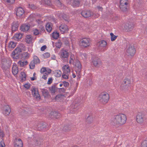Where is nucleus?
<instances>
[{
  "instance_id": "obj_1",
  "label": "nucleus",
  "mask_w": 147,
  "mask_h": 147,
  "mask_svg": "<svg viewBox=\"0 0 147 147\" xmlns=\"http://www.w3.org/2000/svg\"><path fill=\"white\" fill-rule=\"evenodd\" d=\"M127 119L126 115L120 113L114 116L111 123L115 128H118L125 124Z\"/></svg>"
},
{
  "instance_id": "obj_2",
  "label": "nucleus",
  "mask_w": 147,
  "mask_h": 147,
  "mask_svg": "<svg viewBox=\"0 0 147 147\" xmlns=\"http://www.w3.org/2000/svg\"><path fill=\"white\" fill-rule=\"evenodd\" d=\"M99 100L103 104L107 103L109 98V95L106 92L101 93L99 96Z\"/></svg>"
},
{
  "instance_id": "obj_3",
  "label": "nucleus",
  "mask_w": 147,
  "mask_h": 147,
  "mask_svg": "<svg viewBox=\"0 0 147 147\" xmlns=\"http://www.w3.org/2000/svg\"><path fill=\"white\" fill-rule=\"evenodd\" d=\"M91 41L90 39L87 37L82 38L80 41V45L82 47L86 48L90 46Z\"/></svg>"
},
{
  "instance_id": "obj_4",
  "label": "nucleus",
  "mask_w": 147,
  "mask_h": 147,
  "mask_svg": "<svg viewBox=\"0 0 147 147\" xmlns=\"http://www.w3.org/2000/svg\"><path fill=\"white\" fill-rule=\"evenodd\" d=\"M145 115L143 113L141 112H138L136 116V120L137 122L140 124H142L145 122Z\"/></svg>"
},
{
  "instance_id": "obj_5",
  "label": "nucleus",
  "mask_w": 147,
  "mask_h": 147,
  "mask_svg": "<svg viewBox=\"0 0 147 147\" xmlns=\"http://www.w3.org/2000/svg\"><path fill=\"white\" fill-rule=\"evenodd\" d=\"M11 62V60L10 59H7L5 58H2L0 65L1 68L5 70L8 68L9 65V62Z\"/></svg>"
},
{
  "instance_id": "obj_6",
  "label": "nucleus",
  "mask_w": 147,
  "mask_h": 147,
  "mask_svg": "<svg viewBox=\"0 0 147 147\" xmlns=\"http://www.w3.org/2000/svg\"><path fill=\"white\" fill-rule=\"evenodd\" d=\"M22 51V50L20 47H17L14 51H13L11 54V57L13 59H17L19 57L20 53Z\"/></svg>"
},
{
  "instance_id": "obj_7",
  "label": "nucleus",
  "mask_w": 147,
  "mask_h": 147,
  "mask_svg": "<svg viewBox=\"0 0 147 147\" xmlns=\"http://www.w3.org/2000/svg\"><path fill=\"white\" fill-rule=\"evenodd\" d=\"M128 4L127 0H121L119 7L120 9L123 11H125L127 10Z\"/></svg>"
},
{
  "instance_id": "obj_8",
  "label": "nucleus",
  "mask_w": 147,
  "mask_h": 147,
  "mask_svg": "<svg viewBox=\"0 0 147 147\" xmlns=\"http://www.w3.org/2000/svg\"><path fill=\"white\" fill-rule=\"evenodd\" d=\"M59 55L61 59H64L67 58L68 57L69 53L68 50L63 49L61 50Z\"/></svg>"
},
{
  "instance_id": "obj_9",
  "label": "nucleus",
  "mask_w": 147,
  "mask_h": 147,
  "mask_svg": "<svg viewBox=\"0 0 147 147\" xmlns=\"http://www.w3.org/2000/svg\"><path fill=\"white\" fill-rule=\"evenodd\" d=\"M92 59L93 65L95 67H98L102 63L100 59L97 57H93Z\"/></svg>"
},
{
  "instance_id": "obj_10",
  "label": "nucleus",
  "mask_w": 147,
  "mask_h": 147,
  "mask_svg": "<svg viewBox=\"0 0 147 147\" xmlns=\"http://www.w3.org/2000/svg\"><path fill=\"white\" fill-rule=\"evenodd\" d=\"M81 14L83 17L85 18L90 17L93 15V13L92 11L88 10L83 11Z\"/></svg>"
},
{
  "instance_id": "obj_11",
  "label": "nucleus",
  "mask_w": 147,
  "mask_h": 147,
  "mask_svg": "<svg viewBox=\"0 0 147 147\" xmlns=\"http://www.w3.org/2000/svg\"><path fill=\"white\" fill-rule=\"evenodd\" d=\"M134 27V25L132 23L130 22L126 23L124 26L125 29L128 32L132 31Z\"/></svg>"
},
{
  "instance_id": "obj_12",
  "label": "nucleus",
  "mask_w": 147,
  "mask_h": 147,
  "mask_svg": "<svg viewBox=\"0 0 147 147\" xmlns=\"http://www.w3.org/2000/svg\"><path fill=\"white\" fill-rule=\"evenodd\" d=\"M135 49L133 47H129L127 50V53L129 56H133L135 55Z\"/></svg>"
},
{
  "instance_id": "obj_13",
  "label": "nucleus",
  "mask_w": 147,
  "mask_h": 147,
  "mask_svg": "<svg viewBox=\"0 0 147 147\" xmlns=\"http://www.w3.org/2000/svg\"><path fill=\"white\" fill-rule=\"evenodd\" d=\"M33 96L38 100L40 99V96L39 94L38 89L36 88H34L32 90Z\"/></svg>"
},
{
  "instance_id": "obj_14",
  "label": "nucleus",
  "mask_w": 147,
  "mask_h": 147,
  "mask_svg": "<svg viewBox=\"0 0 147 147\" xmlns=\"http://www.w3.org/2000/svg\"><path fill=\"white\" fill-rule=\"evenodd\" d=\"M59 29L62 33L67 32L69 30L67 26L65 24H61L59 27Z\"/></svg>"
},
{
  "instance_id": "obj_15",
  "label": "nucleus",
  "mask_w": 147,
  "mask_h": 147,
  "mask_svg": "<svg viewBox=\"0 0 147 147\" xmlns=\"http://www.w3.org/2000/svg\"><path fill=\"white\" fill-rule=\"evenodd\" d=\"M14 145L15 147H23V144L20 139L16 138L14 140Z\"/></svg>"
},
{
  "instance_id": "obj_16",
  "label": "nucleus",
  "mask_w": 147,
  "mask_h": 147,
  "mask_svg": "<svg viewBox=\"0 0 147 147\" xmlns=\"http://www.w3.org/2000/svg\"><path fill=\"white\" fill-rule=\"evenodd\" d=\"M58 112L56 111H52L51 112L49 115V116L51 118H59L60 116Z\"/></svg>"
},
{
  "instance_id": "obj_17",
  "label": "nucleus",
  "mask_w": 147,
  "mask_h": 147,
  "mask_svg": "<svg viewBox=\"0 0 147 147\" xmlns=\"http://www.w3.org/2000/svg\"><path fill=\"white\" fill-rule=\"evenodd\" d=\"M24 11L23 9L21 7H19L16 9V15L17 16L20 17L24 13Z\"/></svg>"
},
{
  "instance_id": "obj_18",
  "label": "nucleus",
  "mask_w": 147,
  "mask_h": 147,
  "mask_svg": "<svg viewBox=\"0 0 147 147\" xmlns=\"http://www.w3.org/2000/svg\"><path fill=\"white\" fill-rule=\"evenodd\" d=\"M63 73L66 74H69L70 70L69 66L68 65H65L63 66L62 68Z\"/></svg>"
},
{
  "instance_id": "obj_19",
  "label": "nucleus",
  "mask_w": 147,
  "mask_h": 147,
  "mask_svg": "<svg viewBox=\"0 0 147 147\" xmlns=\"http://www.w3.org/2000/svg\"><path fill=\"white\" fill-rule=\"evenodd\" d=\"M123 83L125 86L128 87L130 85L131 81L130 78H126L124 79Z\"/></svg>"
},
{
  "instance_id": "obj_20",
  "label": "nucleus",
  "mask_w": 147,
  "mask_h": 147,
  "mask_svg": "<svg viewBox=\"0 0 147 147\" xmlns=\"http://www.w3.org/2000/svg\"><path fill=\"white\" fill-rule=\"evenodd\" d=\"M30 27L29 24H22L20 30L23 32L27 31L29 30Z\"/></svg>"
},
{
  "instance_id": "obj_21",
  "label": "nucleus",
  "mask_w": 147,
  "mask_h": 147,
  "mask_svg": "<svg viewBox=\"0 0 147 147\" xmlns=\"http://www.w3.org/2000/svg\"><path fill=\"white\" fill-rule=\"evenodd\" d=\"M19 26V24L18 22H13L12 25V30L13 31L15 32L16 31Z\"/></svg>"
},
{
  "instance_id": "obj_22",
  "label": "nucleus",
  "mask_w": 147,
  "mask_h": 147,
  "mask_svg": "<svg viewBox=\"0 0 147 147\" xmlns=\"http://www.w3.org/2000/svg\"><path fill=\"white\" fill-rule=\"evenodd\" d=\"M18 68L17 65H13L12 67V72L14 75H16L18 73Z\"/></svg>"
},
{
  "instance_id": "obj_23",
  "label": "nucleus",
  "mask_w": 147,
  "mask_h": 147,
  "mask_svg": "<svg viewBox=\"0 0 147 147\" xmlns=\"http://www.w3.org/2000/svg\"><path fill=\"white\" fill-rule=\"evenodd\" d=\"M74 65L76 68H77V70L78 71H80L82 68V66L80 62L79 61H77L76 63H74L73 64Z\"/></svg>"
},
{
  "instance_id": "obj_24",
  "label": "nucleus",
  "mask_w": 147,
  "mask_h": 147,
  "mask_svg": "<svg viewBox=\"0 0 147 147\" xmlns=\"http://www.w3.org/2000/svg\"><path fill=\"white\" fill-rule=\"evenodd\" d=\"M11 112V109L8 105L4 107V113L5 115H8Z\"/></svg>"
},
{
  "instance_id": "obj_25",
  "label": "nucleus",
  "mask_w": 147,
  "mask_h": 147,
  "mask_svg": "<svg viewBox=\"0 0 147 147\" xmlns=\"http://www.w3.org/2000/svg\"><path fill=\"white\" fill-rule=\"evenodd\" d=\"M99 47H100L105 48L107 45V42L104 40H101L99 42Z\"/></svg>"
},
{
  "instance_id": "obj_26",
  "label": "nucleus",
  "mask_w": 147,
  "mask_h": 147,
  "mask_svg": "<svg viewBox=\"0 0 147 147\" xmlns=\"http://www.w3.org/2000/svg\"><path fill=\"white\" fill-rule=\"evenodd\" d=\"M16 46V43L13 42H10L8 44V48L10 50L13 49Z\"/></svg>"
},
{
  "instance_id": "obj_27",
  "label": "nucleus",
  "mask_w": 147,
  "mask_h": 147,
  "mask_svg": "<svg viewBox=\"0 0 147 147\" xmlns=\"http://www.w3.org/2000/svg\"><path fill=\"white\" fill-rule=\"evenodd\" d=\"M5 5H11L15 3V0H2Z\"/></svg>"
},
{
  "instance_id": "obj_28",
  "label": "nucleus",
  "mask_w": 147,
  "mask_h": 147,
  "mask_svg": "<svg viewBox=\"0 0 147 147\" xmlns=\"http://www.w3.org/2000/svg\"><path fill=\"white\" fill-rule=\"evenodd\" d=\"M26 42L28 43H30L32 41V38L31 35H27L25 39Z\"/></svg>"
},
{
  "instance_id": "obj_29",
  "label": "nucleus",
  "mask_w": 147,
  "mask_h": 147,
  "mask_svg": "<svg viewBox=\"0 0 147 147\" xmlns=\"http://www.w3.org/2000/svg\"><path fill=\"white\" fill-rule=\"evenodd\" d=\"M21 81L22 82L25 81L26 79V75L25 73L24 72L21 73Z\"/></svg>"
},
{
  "instance_id": "obj_30",
  "label": "nucleus",
  "mask_w": 147,
  "mask_h": 147,
  "mask_svg": "<svg viewBox=\"0 0 147 147\" xmlns=\"http://www.w3.org/2000/svg\"><path fill=\"white\" fill-rule=\"evenodd\" d=\"M30 56V54L27 52H24L22 54V58L26 59H28Z\"/></svg>"
},
{
  "instance_id": "obj_31",
  "label": "nucleus",
  "mask_w": 147,
  "mask_h": 147,
  "mask_svg": "<svg viewBox=\"0 0 147 147\" xmlns=\"http://www.w3.org/2000/svg\"><path fill=\"white\" fill-rule=\"evenodd\" d=\"M54 74L55 76L57 77H60L62 74L61 71L59 70H56L54 71Z\"/></svg>"
},
{
  "instance_id": "obj_32",
  "label": "nucleus",
  "mask_w": 147,
  "mask_h": 147,
  "mask_svg": "<svg viewBox=\"0 0 147 147\" xmlns=\"http://www.w3.org/2000/svg\"><path fill=\"white\" fill-rule=\"evenodd\" d=\"M28 62L27 61H19L18 62V65L21 67H23L27 65Z\"/></svg>"
},
{
  "instance_id": "obj_33",
  "label": "nucleus",
  "mask_w": 147,
  "mask_h": 147,
  "mask_svg": "<svg viewBox=\"0 0 147 147\" xmlns=\"http://www.w3.org/2000/svg\"><path fill=\"white\" fill-rule=\"evenodd\" d=\"M80 2L78 0H74L73 1L72 5L74 7H78L79 6Z\"/></svg>"
},
{
  "instance_id": "obj_34",
  "label": "nucleus",
  "mask_w": 147,
  "mask_h": 147,
  "mask_svg": "<svg viewBox=\"0 0 147 147\" xmlns=\"http://www.w3.org/2000/svg\"><path fill=\"white\" fill-rule=\"evenodd\" d=\"M42 94L45 97H47L49 95V92L47 90L45 89H42Z\"/></svg>"
},
{
  "instance_id": "obj_35",
  "label": "nucleus",
  "mask_w": 147,
  "mask_h": 147,
  "mask_svg": "<svg viewBox=\"0 0 147 147\" xmlns=\"http://www.w3.org/2000/svg\"><path fill=\"white\" fill-rule=\"evenodd\" d=\"M46 28L47 31L48 32H50L52 30V27L50 23H47L46 26Z\"/></svg>"
},
{
  "instance_id": "obj_36",
  "label": "nucleus",
  "mask_w": 147,
  "mask_h": 147,
  "mask_svg": "<svg viewBox=\"0 0 147 147\" xmlns=\"http://www.w3.org/2000/svg\"><path fill=\"white\" fill-rule=\"evenodd\" d=\"M22 34L20 33H18L15 34L14 35L15 38L17 40H19L22 37Z\"/></svg>"
},
{
  "instance_id": "obj_37",
  "label": "nucleus",
  "mask_w": 147,
  "mask_h": 147,
  "mask_svg": "<svg viewBox=\"0 0 147 147\" xmlns=\"http://www.w3.org/2000/svg\"><path fill=\"white\" fill-rule=\"evenodd\" d=\"M34 61L35 63H40V60L39 58L36 56H33V60L32 61Z\"/></svg>"
},
{
  "instance_id": "obj_38",
  "label": "nucleus",
  "mask_w": 147,
  "mask_h": 147,
  "mask_svg": "<svg viewBox=\"0 0 147 147\" xmlns=\"http://www.w3.org/2000/svg\"><path fill=\"white\" fill-rule=\"evenodd\" d=\"M59 36V33L56 32H54L52 33V37L55 39H57Z\"/></svg>"
},
{
  "instance_id": "obj_39",
  "label": "nucleus",
  "mask_w": 147,
  "mask_h": 147,
  "mask_svg": "<svg viewBox=\"0 0 147 147\" xmlns=\"http://www.w3.org/2000/svg\"><path fill=\"white\" fill-rule=\"evenodd\" d=\"M65 97L64 95L59 94L57 95L55 97V99L56 100H61L62 98H63Z\"/></svg>"
},
{
  "instance_id": "obj_40",
  "label": "nucleus",
  "mask_w": 147,
  "mask_h": 147,
  "mask_svg": "<svg viewBox=\"0 0 147 147\" xmlns=\"http://www.w3.org/2000/svg\"><path fill=\"white\" fill-rule=\"evenodd\" d=\"M110 35L111 36V40L112 41L115 40L117 37V36H115L112 33H111Z\"/></svg>"
},
{
  "instance_id": "obj_41",
  "label": "nucleus",
  "mask_w": 147,
  "mask_h": 147,
  "mask_svg": "<svg viewBox=\"0 0 147 147\" xmlns=\"http://www.w3.org/2000/svg\"><path fill=\"white\" fill-rule=\"evenodd\" d=\"M75 59L74 55H71L70 57L69 63L70 64H74V61Z\"/></svg>"
},
{
  "instance_id": "obj_42",
  "label": "nucleus",
  "mask_w": 147,
  "mask_h": 147,
  "mask_svg": "<svg viewBox=\"0 0 147 147\" xmlns=\"http://www.w3.org/2000/svg\"><path fill=\"white\" fill-rule=\"evenodd\" d=\"M35 64H36L34 62V61H32L29 64L30 68L32 69H34L35 67Z\"/></svg>"
},
{
  "instance_id": "obj_43",
  "label": "nucleus",
  "mask_w": 147,
  "mask_h": 147,
  "mask_svg": "<svg viewBox=\"0 0 147 147\" xmlns=\"http://www.w3.org/2000/svg\"><path fill=\"white\" fill-rule=\"evenodd\" d=\"M141 147H147V139L142 142L141 144Z\"/></svg>"
},
{
  "instance_id": "obj_44",
  "label": "nucleus",
  "mask_w": 147,
  "mask_h": 147,
  "mask_svg": "<svg viewBox=\"0 0 147 147\" xmlns=\"http://www.w3.org/2000/svg\"><path fill=\"white\" fill-rule=\"evenodd\" d=\"M62 43L61 41L59 40L57 42H56L55 44V46L56 47L58 48H60L61 46Z\"/></svg>"
},
{
  "instance_id": "obj_45",
  "label": "nucleus",
  "mask_w": 147,
  "mask_h": 147,
  "mask_svg": "<svg viewBox=\"0 0 147 147\" xmlns=\"http://www.w3.org/2000/svg\"><path fill=\"white\" fill-rule=\"evenodd\" d=\"M69 74H66L63 73L62 75V77L65 79H67L68 78Z\"/></svg>"
},
{
  "instance_id": "obj_46",
  "label": "nucleus",
  "mask_w": 147,
  "mask_h": 147,
  "mask_svg": "<svg viewBox=\"0 0 147 147\" xmlns=\"http://www.w3.org/2000/svg\"><path fill=\"white\" fill-rule=\"evenodd\" d=\"M50 56V54L49 53H46L43 54V56L44 58H46L49 57Z\"/></svg>"
},
{
  "instance_id": "obj_47",
  "label": "nucleus",
  "mask_w": 147,
  "mask_h": 147,
  "mask_svg": "<svg viewBox=\"0 0 147 147\" xmlns=\"http://www.w3.org/2000/svg\"><path fill=\"white\" fill-rule=\"evenodd\" d=\"M30 84L29 83H26L24 85V87L27 89H29L30 87Z\"/></svg>"
},
{
  "instance_id": "obj_48",
  "label": "nucleus",
  "mask_w": 147,
  "mask_h": 147,
  "mask_svg": "<svg viewBox=\"0 0 147 147\" xmlns=\"http://www.w3.org/2000/svg\"><path fill=\"white\" fill-rule=\"evenodd\" d=\"M49 74H47L45 73H44L43 75L42 76V78L46 80L47 79L48 77Z\"/></svg>"
},
{
  "instance_id": "obj_49",
  "label": "nucleus",
  "mask_w": 147,
  "mask_h": 147,
  "mask_svg": "<svg viewBox=\"0 0 147 147\" xmlns=\"http://www.w3.org/2000/svg\"><path fill=\"white\" fill-rule=\"evenodd\" d=\"M53 79L51 78H49L48 80V81L47 84H51L53 82Z\"/></svg>"
},
{
  "instance_id": "obj_50",
  "label": "nucleus",
  "mask_w": 147,
  "mask_h": 147,
  "mask_svg": "<svg viewBox=\"0 0 147 147\" xmlns=\"http://www.w3.org/2000/svg\"><path fill=\"white\" fill-rule=\"evenodd\" d=\"M4 136V134L3 131L0 129V137L3 138Z\"/></svg>"
},
{
  "instance_id": "obj_51",
  "label": "nucleus",
  "mask_w": 147,
  "mask_h": 147,
  "mask_svg": "<svg viewBox=\"0 0 147 147\" xmlns=\"http://www.w3.org/2000/svg\"><path fill=\"white\" fill-rule=\"evenodd\" d=\"M39 31L37 29H35L33 31L34 34L35 35H37L39 34Z\"/></svg>"
},
{
  "instance_id": "obj_52",
  "label": "nucleus",
  "mask_w": 147,
  "mask_h": 147,
  "mask_svg": "<svg viewBox=\"0 0 147 147\" xmlns=\"http://www.w3.org/2000/svg\"><path fill=\"white\" fill-rule=\"evenodd\" d=\"M46 71V68L43 67L40 70V72L41 73H45Z\"/></svg>"
},
{
  "instance_id": "obj_53",
  "label": "nucleus",
  "mask_w": 147,
  "mask_h": 147,
  "mask_svg": "<svg viewBox=\"0 0 147 147\" xmlns=\"http://www.w3.org/2000/svg\"><path fill=\"white\" fill-rule=\"evenodd\" d=\"M51 70L49 68H46V71L45 73L48 74L49 75V74L51 73Z\"/></svg>"
},
{
  "instance_id": "obj_54",
  "label": "nucleus",
  "mask_w": 147,
  "mask_h": 147,
  "mask_svg": "<svg viewBox=\"0 0 147 147\" xmlns=\"http://www.w3.org/2000/svg\"><path fill=\"white\" fill-rule=\"evenodd\" d=\"M5 146L4 142L3 140H1L0 142V146L1 147H4Z\"/></svg>"
},
{
  "instance_id": "obj_55",
  "label": "nucleus",
  "mask_w": 147,
  "mask_h": 147,
  "mask_svg": "<svg viewBox=\"0 0 147 147\" xmlns=\"http://www.w3.org/2000/svg\"><path fill=\"white\" fill-rule=\"evenodd\" d=\"M63 83L64 84L63 85L65 87H68L69 85V83L67 82L64 81Z\"/></svg>"
},
{
  "instance_id": "obj_56",
  "label": "nucleus",
  "mask_w": 147,
  "mask_h": 147,
  "mask_svg": "<svg viewBox=\"0 0 147 147\" xmlns=\"http://www.w3.org/2000/svg\"><path fill=\"white\" fill-rule=\"evenodd\" d=\"M78 84L76 83V86L74 88V89L73 92H75L78 86Z\"/></svg>"
},
{
  "instance_id": "obj_57",
  "label": "nucleus",
  "mask_w": 147,
  "mask_h": 147,
  "mask_svg": "<svg viewBox=\"0 0 147 147\" xmlns=\"http://www.w3.org/2000/svg\"><path fill=\"white\" fill-rule=\"evenodd\" d=\"M47 48V47L45 45L42 46L41 48V50L42 51H44Z\"/></svg>"
},
{
  "instance_id": "obj_58",
  "label": "nucleus",
  "mask_w": 147,
  "mask_h": 147,
  "mask_svg": "<svg viewBox=\"0 0 147 147\" xmlns=\"http://www.w3.org/2000/svg\"><path fill=\"white\" fill-rule=\"evenodd\" d=\"M99 16H100L98 14L96 15V14H94L93 13V15H92V16H93L95 18H98L99 17Z\"/></svg>"
},
{
  "instance_id": "obj_59",
  "label": "nucleus",
  "mask_w": 147,
  "mask_h": 147,
  "mask_svg": "<svg viewBox=\"0 0 147 147\" xmlns=\"http://www.w3.org/2000/svg\"><path fill=\"white\" fill-rule=\"evenodd\" d=\"M97 8L99 11H102V10L103 8L102 7L98 6L97 7Z\"/></svg>"
},
{
  "instance_id": "obj_60",
  "label": "nucleus",
  "mask_w": 147,
  "mask_h": 147,
  "mask_svg": "<svg viewBox=\"0 0 147 147\" xmlns=\"http://www.w3.org/2000/svg\"><path fill=\"white\" fill-rule=\"evenodd\" d=\"M35 22L36 23V24H40L42 22L40 20H36Z\"/></svg>"
},
{
  "instance_id": "obj_61",
  "label": "nucleus",
  "mask_w": 147,
  "mask_h": 147,
  "mask_svg": "<svg viewBox=\"0 0 147 147\" xmlns=\"http://www.w3.org/2000/svg\"><path fill=\"white\" fill-rule=\"evenodd\" d=\"M51 58L52 59L55 60L56 59V56L55 55H52Z\"/></svg>"
},
{
  "instance_id": "obj_62",
  "label": "nucleus",
  "mask_w": 147,
  "mask_h": 147,
  "mask_svg": "<svg viewBox=\"0 0 147 147\" xmlns=\"http://www.w3.org/2000/svg\"><path fill=\"white\" fill-rule=\"evenodd\" d=\"M30 79L32 81H33L34 80H36V77H31L30 78Z\"/></svg>"
},
{
  "instance_id": "obj_63",
  "label": "nucleus",
  "mask_w": 147,
  "mask_h": 147,
  "mask_svg": "<svg viewBox=\"0 0 147 147\" xmlns=\"http://www.w3.org/2000/svg\"><path fill=\"white\" fill-rule=\"evenodd\" d=\"M32 18H32V15H30V16L28 17V20H31V19H32Z\"/></svg>"
},
{
  "instance_id": "obj_64",
  "label": "nucleus",
  "mask_w": 147,
  "mask_h": 147,
  "mask_svg": "<svg viewBox=\"0 0 147 147\" xmlns=\"http://www.w3.org/2000/svg\"><path fill=\"white\" fill-rule=\"evenodd\" d=\"M36 142H38V143H35V144L37 145H39L40 144V142L38 141V140H37L36 141Z\"/></svg>"
}]
</instances>
